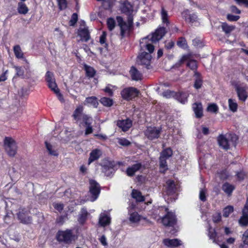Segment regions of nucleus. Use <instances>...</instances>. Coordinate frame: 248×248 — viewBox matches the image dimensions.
I'll list each match as a JSON object with an SVG mask.
<instances>
[{"instance_id": "1", "label": "nucleus", "mask_w": 248, "mask_h": 248, "mask_svg": "<svg viewBox=\"0 0 248 248\" xmlns=\"http://www.w3.org/2000/svg\"><path fill=\"white\" fill-rule=\"evenodd\" d=\"M166 33L164 27H160L151 35L143 38L140 41V54L138 56L137 63L148 69L150 68L152 56L150 53L154 51L153 43L160 40Z\"/></svg>"}, {"instance_id": "2", "label": "nucleus", "mask_w": 248, "mask_h": 248, "mask_svg": "<svg viewBox=\"0 0 248 248\" xmlns=\"http://www.w3.org/2000/svg\"><path fill=\"white\" fill-rule=\"evenodd\" d=\"M168 210L167 208L162 206L155 211V213L158 215L164 226H173L176 223V216L173 213Z\"/></svg>"}, {"instance_id": "3", "label": "nucleus", "mask_w": 248, "mask_h": 248, "mask_svg": "<svg viewBox=\"0 0 248 248\" xmlns=\"http://www.w3.org/2000/svg\"><path fill=\"white\" fill-rule=\"evenodd\" d=\"M237 140L235 135L230 134L220 135L217 138L219 147L225 150H229L232 146H235Z\"/></svg>"}, {"instance_id": "4", "label": "nucleus", "mask_w": 248, "mask_h": 248, "mask_svg": "<svg viewBox=\"0 0 248 248\" xmlns=\"http://www.w3.org/2000/svg\"><path fill=\"white\" fill-rule=\"evenodd\" d=\"M116 19L118 24L121 29V35L124 37L126 33H129L133 29V17L131 14L127 17V22L124 21L121 16H117Z\"/></svg>"}, {"instance_id": "5", "label": "nucleus", "mask_w": 248, "mask_h": 248, "mask_svg": "<svg viewBox=\"0 0 248 248\" xmlns=\"http://www.w3.org/2000/svg\"><path fill=\"white\" fill-rule=\"evenodd\" d=\"M57 240L66 244H71L76 240V236L71 230L59 231L57 234Z\"/></svg>"}, {"instance_id": "6", "label": "nucleus", "mask_w": 248, "mask_h": 248, "mask_svg": "<svg viewBox=\"0 0 248 248\" xmlns=\"http://www.w3.org/2000/svg\"><path fill=\"white\" fill-rule=\"evenodd\" d=\"M4 147L9 156H14L16 154L17 145L16 141L12 138H5L4 140Z\"/></svg>"}, {"instance_id": "7", "label": "nucleus", "mask_w": 248, "mask_h": 248, "mask_svg": "<svg viewBox=\"0 0 248 248\" xmlns=\"http://www.w3.org/2000/svg\"><path fill=\"white\" fill-rule=\"evenodd\" d=\"M139 90L135 87H128L124 89L121 92V95L123 99L131 100L138 96Z\"/></svg>"}, {"instance_id": "8", "label": "nucleus", "mask_w": 248, "mask_h": 248, "mask_svg": "<svg viewBox=\"0 0 248 248\" xmlns=\"http://www.w3.org/2000/svg\"><path fill=\"white\" fill-rule=\"evenodd\" d=\"M90 193L92 195L91 201L94 202L99 196L100 193V187L99 184L94 180H90Z\"/></svg>"}, {"instance_id": "9", "label": "nucleus", "mask_w": 248, "mask_h": 248, "mask_svg": "<svg viewBox=\"0 0 248 248\" xmlns=\"http://www.w3.org/2000/svg\"><path fill=\"white\" fill-rule=\"evenodd\" d=\"M81 120H82L86 126L85 131V135L91 134L93 131V127L92 126V124L93 122V118L88 115L84 114L82 115V118Z\"/></svg>"}, {"instance_id": "10", "label": "nucleus", "mask_w": 248, "mask_h": 248, "mask_svg": "<svg viewBox=\"0 0 248 248\" xmlns=\"http://www.w3.org/2000/svg\"><path fill=\"white\" fill-rule=\"evenodd\" d=\"M160 130L155 127H149L145 131V136L149 140L157 139L160 134Z\"/></svg>"}, {"instance_id": "11", "label": "nucleus", "mask_w": 248, "mask_h": 248, "mask_svg": "<svg viewBox=\"0 0 248 248\" xmlns=\"http://www.w3.org/2000/svg\"><path fill=\"white\" fill-rule=\"evenodd\" d=\"M46 80L47 83L48 87L52 91L58 88L56 83L54 74L50 71H47L46 74Z\"/></svg>"}, {"instance_id": "12", "label": "nucleus", "mask_w": 248, "mask_h": 248, "mask_svg": "<svg viewBox=\"0 0 248 248\" xmlns=\"http://www.w3.org/2000/svg\"><path fill=\"white\" fill-rule=\"evenodd\" d=\"M185 61H188L187 63V66H188L191 70L195 71L197 69V62L195 60H190V56L189 55H183L179 61V64H180Z\"/></svg>"}, {"instance_id": "13", "label": "nucleus", "mask_w": 248, "mask_h": 248, "mask_svg": "<svg viewBox=\"0 0 248 248\" xmlns=\"http://www.w3.org/2000/svg\"><path fill=\"white\" fill-rule=\"evenodd\" d=\"M28 211L24 209H19L17 213V217L20 221L25 224L30 223L31 221V218L27 216Z\"/></svg>"}, {"instance_id": "14", "label": "nucleus", "mask_w": 248, "mask_h": 248, "mask_svg": "<svg viewBox=\"0 0 248 248\" xmlns=\"http://www.w3.org/2000/svg\"><path fill=\"white\" fill-rule=\"evenodd\" d=\"M142 167V165L139 162H137L136 163L129 167L126 169V173L128 176H132L135 175V173L139 171Z\"/></svg>"}, {"instance_id": "15", "label": "nucleus", "mask_w": 248, "mask_h": 248, "mask_svg": "<svg viewBox=\"0 0 248 248\" xmlns=\"http://www.w3.org/2000/svg\"><path fill=\"white\" fill-rule=\"evenodd\" d=\"M117 125L123 131H126L131 127L132 121L129 119L118 120Z\"/></svg>"}, {"instance_id": "16", "label": "nucleus", "mask_w": 248, "mask_h": 248, "mask_svg": "<svg viewBox=\"0 0 248 248\" xmlns=\"http://www.w3.org/2000/svg\"><path fill=\"white\" fill-rule=\"evenodd\" d=\"M192 108L196 118H200L203 116L202 106L201 103L196 102L194 103Z\"/></svg>"}, {"instance_id": "17", "label": "nucleus", "mask_w": 248, "mask_h": 248, "mask_svg": "<svg viewBox=\"0 0 248 248\" xmlns=\"http://www.w3.org/2000/svg\"><path fill=\"white\" fill-rule=\"evenodd\" d=\"M163 244L165 246L171 248L177 247L182 245L181 241L178 239H165L163 240Z\"/></svg>"}, {"instance_id": "18", "label": "nucleus", "mask_w": 248, "mask_h": 248, "mask_svg": "<svg viewBox=\"0 0 248 248\" xmlns=\"http://www.w3.org/2000/svg\"><path fill=\"white\" fill-rule=\"evenodd\" d=\"M78 35L81 37L82 41L87 42L90 39L89 31L87 27H80L78 30Z\"/></svg>"}, {"instance_id": "19", "label": "nucleus", "mask_w": 248, "mask_h": 248, "mask_svg": "<svg viewBox=\"0 0 248 248\" xmlns=\"http://www.w3.org/2000/svg\"><path fill=\"white\" fill-rule=\"evenodd\" d=\"M110 217L104 213L100 215L99 219V223L102 227H105L109 225L110 223Z\"/></svg>"}, {"instance_id": "20", "label": "nucleus", "mask_w": 248, "mask_h": 248, "mask_svg": "<svg viewBox=\"0 0 248 248\" xmlns=\"http://www.w3.org/2000/svg\"><path fill=\"white\" fill-rule=\"evenodd\" d=\"M102 155V152L100 149H95L93 150L90 154L89 158V164L93 161L98 159Z\"/></svg>"}, {"instance_id": "21", "label": "nucleus", "mask_w": 248, "mask_h": 248, "mask_svg": "<svg viewBox=\"0 0 248 248\" xmlns=\"http://www.w3.org/2000/svg\"><path fill=\"white\" fill-rule=\"evenodd\" d=\"M186 21L193 23L197 20V16L195 14H190L188 10H186L182 13Z\"/></svg>"}, {"instance_id": "22", "label": "nucleus", "mask_w": 248, "mask_h": 248, "mask_svg": "<svg viewBox=\"0 0 248 248\" xmlns=\"http://www.w3.org/2000/svg\"><path fill=\"white\" fill-rule=\"evenodd\" d=\"M130 74L132 79L134 80L138 81L141 79V73L134 66L131 67Z\"/></svg>"}, {"instance_id": "23", "label": "nucleus", "mask_w": 248, "mask_h": 248, "mask_svg": "<svg viewBox=\"0 0 248 248\" xmlns=\"http://www.w3.org/2000/svg\"><path fill=\"white\" fill-rule=\"evenodd\" d=\"M236 91L239 99L242 101H245L248 97L246 90L243 87H237L236 88Z\"/></svg>"}, {"instance_id": "24", "label": "nucleus", "mask_w": 248, "mask_h": 248, "mask_svg": "<svg viewBox=\"0 0 248 248\" xmlns=\"http://www.w3.org/2000/svg\"><path fill=\"white\" fill-rule=\"evenodd\" d=\"M83 111V107L81 106H78L73 114V117H74V120L77 121L81 120L82 118V115L84 114L82 113Z\"/></svg>"}, {"instance_id": "25", "label": "nucleus", "mask_w": 248, "mask_h": 248, "mask_svg": "<svg viewBox=\"0 0 248 248\" xmlns=\"http://www.w3.org/2000/svg\"><path fill=\"white\" fill-rule=\"evenodd\" d=\"M85 105L93 106L94 108H97L98 103L97 98L94 96L87 97L84 102Z\"/></svg>"}, {"instance_id": "26", "label": "nucleus", "mask_w": 248, "mask_h": 248, "mask_svg": "<svg viewBox=\"0 0 248 248\" xmlns=\"http://www.w3.org/2000/svg\"><path fill=\"white\" fill-rule=\"evenodd\" d=\"M188 94L186 93H176L175 98L182 104L187 102Z\"/></svg>"}, {"instance_id": "27", "label": "nucleus", "mask_w": 248, "mask_h": 248, "mask_svg": "<svg viewBox=\"0 0 248 248\" xmlns=\"http://www.w3.org/2000/svg\"><path fill=\"white\" fill-rule=\"evenodd\" d=\"M194 76L195 80L194 87L197 89H200L201 88L202 84V78H201L200 74L196 71H195Z\"/></svg>"}, {"instance_id": "28", "label": "nucleus", "mask_w": 248, "mask_h": 248, "mask_svg": "<svg viewBox=\"0 0 248 248\" xmlns=\"http://www.w3.org/2000/svg\"><path fill=\"white\" fill-rule=\"evenodd\" d=\"M131 195L132 198L136 199L137 202H141L144 201V197L142 195L141 193L138 190L133 189Z\"/></svg>"}, {"instance_id": "29", "label": "nucleus", "mask_w": 248, "mask_h": 248, "mask_svg": "<svg viewBox=\"0 0 248 248\" xmlns=\"http://www.w3.org/2000/svg\"><path fill=\"white\" fill-rule=\"evenodd\" d=\"M46 147L48 153L51 155L58 156V153L55 148L47 141L45 142Z\"/></svg>"}, {"instance_id": "30", "label": "nucleus", "mask_w": 248, "mask_h": 248, "mask_svg": "<svg viewBox=\"0 0 248 248\" xmlns=\"http://www.w3.org/2000/svg\"><path fill=\"white\" fill-rule=\"evenodd\" d=\"M88 213L86 209L83 208L80 211V213L79 215L78 221L79 222L83 224L86 220Z\"/></svg>"}, {"instance_id": "31", "label": "nucleus", "mask_w": 248, "mask_h": 248, "mask_svg": "<svg viewBox=\"0 0 248 248\" xmlns=\"http://www.w3.org/2000/svg\"><path fill=\"white\" fill-rule=\"evenodd\" d=\"M234 187L228 183H226L222 186L223 190L228 195H231L234 190Z\"/></svg>"}, {"instance_id": "32", "label": "nucleus", "mask_w": 248, "mask_h": 248, "mask_svg": "<svg viewBox=\"0 0 248 248\" xmlns=\"http://www.w3.org/2000/svg\"><path fill=\"white\" fill-rule=\"evenodd\" d=\"M17 10L19 13L24 15L27 14L29 11L26 5L22 2L18 3Z\"/></svg>"}, {"instance_id": "33", "label": "nucleus", "mask_w": 248, "mask_h": 248, "mask_svg": "<svg viewBox=\"0 0 248 248\" xmlns=\"http://www.w3.org/2000/svg\"><path fill=\"white\" fill-rule=\"evenodd\" d=\"M129 221L131 223H137L141 219V217L136 212H133L129 215Z\"/></svg>"}, {"instance_id": "34", "label": "nucleus", "mask_w": 248, "mask_h": 248, "mask_svg": "<svg viewBox=\"0 0 248 248\" xmlns=\"http://www.w3.org/2000/svg\"><path fill=\"white\" fill-rule=\"evenodd\" d=\"M229 109L233 112H235L237 110L238 105L237 103L232 99H229L228 100Z\"/></svg>"}, {"instance_id": "35", "label": "nucleus", "mask_w": 248, "mask_h": 248, "mask_svg": "<svg viewBox=\"0 0 248 248\" xmlns=\"http://www.w3.org/2000/svg\"><path fill=\"white\" fill-rule=\"evenodd\" d=\"M167 158H164L162 156H160L159 157V166L161 170H163V172L168 170V166L167 164Z\"/></svg>"}, {"instance_id": "36", "label": "nucleus", "mask_w": 248, "mask_h": 248, "mask_svg": "<svg viewBox=\"0 0 248 248\" xmlns=\"http://www.w3.org/2000/svg\"><path fill=\"white\" fill-rule=\"evenodd\" d=\"M239 223L241 226H246L248 225V214H243L239 219Z\"/></svg>"}, {"instance_id": "37", "label": "nucleus", "mask_w": 248, "mask_h": 248, "mask_svg": "<svg viewBox=\"0 0 248 248\" xmlns=\"http://www.w3.org/2000/svg\"><path fill=\"white\" fill-rule=\"evenodd\" d=\"M207 111L216 114L218 111V107L215 103L210 104L207 108Z\"/></svg>"}, {"instance_id": "38", "label": "nucleus", "mask_w": 248, "mask_h": 248, "mask_svg": "<svg viewBox=\"0 0 248 248\" xmlns=\"http://www.w3.org/2000/svg\"><path fill=\"white\" fill-rule=\"evenodd\" d=\"M221 28L222 30L225 32L226 34L230 33L234 29V26H230L225 23H223L222 24Z\"/></svg>"}, {"instance_id": "39", "label": "nucleus", "mask_w": 248, "mask_h": 248, "mask_svg": "<svg viewBox=\"0 0 248 248\" xmlns=\"http://www.w3.org/2000/svg\"><path fill=\"white\" fill-rule=\"evenodd\" d=\"M121 9L122 11L124 13H129L132 11L131 5L128 2H124Z\"/></svg>"}, {"instance_id": "40", "label": "nucleus", "mask_w": 248, "mask_h": 248, "mask_svg": "<svg viewBox=\"0 0 248 248\" xmlns=\"http://www.w3.org/2000/svg\"><path fill=\"white\" fill-rule=\"evenodd\" d=\"M84 68L88 77L93 78L94 76L95 71L93 67L85 65Z\"/></svg>"}, {"instance_id": "41", "label": "nucleus", "mask_w": 248, "mask_h": 248, "mask_svg": "<svg viewBox=\"0 0 248 248\" xmlns=\"http://www.w3.org/2000/svg\"><path fill=\"white\" fill-rule=\"evenodd\" d=\"M172 155V151L170 148H168L164 150L160 154V156L168 159Z\"/></svg>"}, {"instance_id": "42", "label": "nucleus", "mask_w": 248, "mask_h": 248, "mask_svg": "<svg viewBox=\"0 0 248 248\" xmlns=\"http://www.w3.org/2000/svg\"><path fill=\"white\" fill-rule=\"evenodd\" d=\"M100 102L104 106L106 107H110L113 104V101L112 99L105 97L101 98Z\"/></svg>"}, {"instance_id": "43", "label": "nucleus", "mask_w": 248, "mask_h": 248, "mask_svg": "<svg viewBox=\"0 0 248 248\" xmlns=\"http://www.w3.org/2000/svg\"><path fill=\"white\" fill-rule=\"evenodd\" d=\"M233 211V207L232 206L229 205L224 208L223 210V216L227 217Z\"/></svg>"}, {"instance_id": "44", "label": "nucleus", "mask_w": 248, "mask_h": 248, "mask_svg": "<svg viewBox=\"0 0 248 248\" xmlns=\"http://www.w3.org/2000/svg\"><path fill=\"white\" fill-rule=\"evenodd\" d=\"M14 51L16 56L18 58H21L23 56V54L19 46H14Z\"/></svg>"}, {"instance_id": "45", "label": "nucleus", "mask_w": 248, "mask_h": 248, "mask_svg": "<svg viewBox=\"0 0 248 248\" xmlns=\"http://www.w3.org/2000/svg\"><path fill=\"white\" fill-rule=\"evenodd\" d=\"M177 45L183 48H186L187 46L186 40L183 37H180L177 42Z\"/></svg>"}, {"instance_id": "46", "label": "nucleus", "mask_w": 248, "mask_h": 248, "mask_svg": "<svg viewBox=\"0 0 248 248\" xmlns=\"http://www.w3.org/2000/svg\"><path fill=\"white\" fill-rule=\"evenodd\" d=\"M108 28L109 31L113 30L115 27V21L112 18H109L107 20Z\"/></svg>"}, {"instance_id": "47", "label": "nucleus", "mask_w": 248, "mask_h": 248, "mask_svg": "<svg viewBox=\"0 0 248 248\" xmlns=\"http://www.w3.org/2000/svg\"><path fill=\"white\" fill-rule=\"evenodd\" d=\"M161 18L163 23L166 24L169 23V21L168 19V13L164 8H162L161 9Z\"/></svg>"}, {"instance_id": "48", "label": "nucleus", "mask_w": 248, "mask_h": 248, "mask_svg": "<svg viewBox=\"0 0 248 248\" xmlns=\"http://www.w3.org/2000/svg\"><path fill=\"white\" fill-rule=\"evenodd\" d=\"M206 189L205 188H201L200 190L199 198L201 201L205 202L206 200Z\"/></svg>"}, {"instance_id": "49", "label": "nucleus", "mask_w": 248, "mask_h": 248, "mask_svg": "<svg viewBox=\"0 0 248 248\" xmlns=\"http://www.w3.org/2000/svg\"><path fill=\"white\" fill-rule=\"evenodd\" d=\"M166 184L169 192L170 193L172 192L175 188V184L174 181L170 180H168L166 182Z\"/></svg>"}, {"instance_id": "50", "label": "nucleus", "mask_w": 248, "mask_h": 248, "mask_svg": "<svg viewBox=\"0 0 248 248\" xmlns=\"http://www.w3.org/2000/svg\"><path fill=\"white\" fill-rule=\"evenodd\" d=\"M176 93L174 92H171L170 90H167L163 93H162V95L163 97H165L167 98H170L171 97H175Z\"/></svg>"}, {"instance_id": "51", "label": "nucleus", "mask_w": 248, "mask_h": 248, "mask_svg": "<svg viewBox=\"0 0 248 248\" xmlns=\"http://www.w3.org/2000/svg\"><path fill=\"white\" fill-rule=\"evenodd\" d=\"M14 68L16 72V75L23 78L24 75V70L21 67L15 66Z\"/></svg>"}, {"instance_id": "52", "label": "nucleus", "mask_w": 248, "mask_h": 248, "mask_svg": "<svg viewBox=\"0 0 248 248\" xmlns=\"http://www.w3.org/2000/svg\"><path fill=\"white\" fill-rule=\"evenodd\" d=\"M78 21V15L76 13H74L72 15L71 18L69 21V25L73 26L75 25Z\"/></svg>"}, {"instance_id": "53", "label": "nucleus", "mask_w": 248, "mask_h": 248, "mask_svg": "<svg viewBox=\"0 0 248 248\" xmlns=\"http://www.w3.org/2000/svg\"><path fill=\"white\" fill-rule=\"evenodd\" d=\"M59 8L61 10L65 9L67 7V1L66 0H57Z\"/></svg>"}, {"instance_id": "54", "label": "nucleus", "mask_w": 248, "mask_h": 248, "mask_svg": "<svg viewBox=\"0 0 248 248\" xmlns=\"http://www.w3.org/2000/svg\"><path fill=\"white\" fill-rule=\"evenodd\" d=\"M118 143L122 146H127L130 144V142L124 138H120L118 139Z\"/></svg>"}, {"instance_id": "55", "label": "nucleus", "mask_w": 248, "mask_h": 248, "mask_svg": "<svg viewBox=\"0 0 248 248\" xmlns=\"http://www.w3.org/2000/svg\"><path fill=\"white\" fill-rule=\"evenodd\" d=\"M107 34L106 32L103 31L102 35L100 37L99 42L101 45H104L105 46H107V44L106 43Z\"/></svg>"}, {"instance_id": "56", "label": "nucleus", "mask_w": 248, "mask_h": 248, "mask_svg": "<svg viewBox=\"0 0 248 248\" xmlns=\"http://www.w3.org/2000/svg\"><path fill=\"white\" fill-rule=\"evenodd\" d=\"M242 240L245 245L248 246V230H247L243 233Z\"/></svg>"}, {"instance_id": "57", "label": "nucleus", "mask_w": 248, "mask_h": 248, "mask_svg": "<svg viewBox=\"0 0 248 248\" xmlns=\"http://www.w3.org/2000/svg\"><path fill=\"white\" fill-rule=\"evenodd\" d=\"M193 45L198 47H202L203 45L201 40L199 38H195L193 40Z\"/></svg>"}, {"instance_id": "58", "label": "nucleus", "mask_w": 248, "mask_h": 248, "mask_svg": "<svg viewBox=\"0 0 248 248\" xmlns=\"http://www.w3.org/2000/svg\"><path fill=\"white\" fill-rule=\"evenodd\" d=\"M240 18L239 16H234L231 14H228L227 16V18L229 21H237Z\"/></svg>"}, {"instance_id": "59", "label": "nucleus", "mask_w": 248, "mask_h": 248, "mask_svg": "<svg viewBox=\"0 0 248 248\" xmlns=\"http://www.w3.org/2000/svg\"><path fill=\"white\" fill-rule=\"evenodd\" d=\"M216 235H217V233L214 229H209L208 235L210 239L213 240L214 242H215V238H216Z\"/></svg>"}, {"instance_id": "60", "label": "nucleus", "mask_w": 248, "mask_h": 248, "mask_svg": "<svg viewBox=\"0 0 248 248\" xmlns=\"http://www.w3.org/2000/svg\"><path fill=\"white\" fill-rule=\"evenodd\" d=\"M221 216L220 213H216L213 216V220L215 223H217L221 220Z\"/></svg>"}, {"instance_id": "61", "label": "nucleus", "mask_w": 248, "mask_h": 248, "mask_svg": "<svg viewBox=\"0 0 248 248\" xmlns=\"http://www.w3.org/2000/svg\"><path fill=\"white\" fill-rule=\"evenodd\" d=\"M57 95L58 98L61 101H63L62 95L60 93V90L58 88H56L55 90H52Z\"/></svg>"}, {"instance_id": "62", "label": "nucleus", "mask_w": 248, "mask_h": 248, "mask_svg": "<svg viewBox=\"0 0 248 248\" xmlns=\"http://www.w3.org/2000/svg\"><path fill=\"white\" fill-rule=\"evenodd\" d=\"M53 206L59 212L62 211L63 209V205L61 203H54L53 204Z\"/></svg>"}, {"instance_id": "63", "label": "nucleus", "mask_w": 248, "mask_h": 248, "mask_svg": "<svg viewBox=\"0 0 248 248\" xmlns=\"http://www.w3.org/2000/svg\"><path fill=\"white\" fill-rule=\"evenodd\" d=\"M236 176L238 180L241 181L244 179L245 174L243 171L238 172L236 173Z\"/></svg>"}, {"instance_id": "64", "label": "nucleus", "mask_w": 248, "mask_h": 248, "mask_svg": "<svg viewBox=\"0 0 248 248\" xmlns=\"http://www.w3.org/2000/svg\"><path fill=\"white\" fill-rule=\"evenodd\" d=\"M243 214H248V198L247 199V201L244 207L242 210Z\"/></svg>"}]
</instances>
